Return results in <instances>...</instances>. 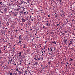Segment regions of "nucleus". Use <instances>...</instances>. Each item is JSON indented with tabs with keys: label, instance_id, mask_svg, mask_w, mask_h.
I'll list each match as a JSON object with an SVG mask.
<instances>
[{
	"label": "nucleus",
	"instance_id": "1",
	"mask_svg": "<svg viewBox=\"0 0 75 75\" xmlns=\"http://www.w3.org/2000/svg\"><path fill=\"white\" fill-rule=\"evenodd\" d=\"M25 4V1H21V3H19L20 4Z\"/></svg>",
	"mask_w": 75,
	"mask_h": 75
},
{
	"label": "nucleus",
	"instance_id": "2",
	"mask_svg": "<svg viewBox=\"0 0 75 75\" xmlns=\"http://www.w3.org/2000/svg\"><path fill=\"white\" fill-rule=\"evenodd\" d=\"M19 40H23V38L21 37V35L19 36Z\"/></svg>",
	"mask_w": 75,
	"mask_h": 75
},
{
	"label": "nucleus",
	"instance_id": "3",
	"mask_svg": "<svg viewBox=\"0 0 75 75\" xmlns=\"http://www.w3.org/2000/svg\"><path fill=\"white\" fill-rule=\"evenodd\" d=\"M67 39L66 38L64 39L63 40V42H64V43H67Z\"/></svg>",
	"mask_w": 75,
	"mask_h": 75
},
{
	"label": "nucleus",
	"instance_id": "4",
	"mask_svg": "<svg viewBox=\"0 0 75 75\" xmlns=\"http://www.w3.org/2000/svg\"><path fill=\"white\" fill-rule=\"evenodd\" d=\"M21 20L22 22H25V21H26L25 19H24V18H22L21 19Z\"/></svg>",
	"mask_w": 75,
	"mask_h": 75
},
{
	"label": "nucleus",
	"instance_id": "5",
	"mask_svg": "<svg viewBox=\"0 0 75 75\" xmlns=\"http://www.w3.org/2000/svg\"><path fill=\"white\" fill-rule=\"evenodd\" d=\"M41 68L43 69H45V67H44L43 66H41Z\"/></svg>",
	"mask_w": 75,
	"mask_h": 75
},
{
	"label": "nucleus",
	"instance_id": "6",
	"mask_svg": "<svg viewBox=\"0 0 75 75\" xmlns=\"http://www.w3.org/2000/svg\"><path fill=\"white\" fill-rule=\"evenodd\" d=\"M18 54H19V57H20V56H21V52H19L18 53Z\"/></svg>",
	"mask_w": 75,
	"mask_h": 75
},
{
	"label": "nucleus",
	"instance_id": "7",
	"mask_svg": "<svg viewBox=\"0 0 75 75\" xmlns=\"http://www.w3.org/2000/svg\"><path fill=\"white\" fill-rule=\"evenodd\" d=\"M26 68H27V69H29V68H30V69H31V68H31V67L30 68V67H27Z\"/></svg>",
	"mask_w": 75,
	"mask_h": 75
},
{
	"label": "nucleus",
	"instance_id": "8",
	"mask_svg": "<svg viewBox=\"0 0 75 75\" xmlns=\"http://www.w3.org/2000/svg\"><path fill=\"white\" fill-rule=\"evenodd\" d=\"M38 64H38V62H35V64L36 65H38Z\"/></svg>",
	"mask_w": 75,
	"mask_h": 75
},
{
	"label": "nucleus",
	"instance_id": "9",
	"mask_svg": "<svg viewBox=\"0 0 75 75\" xmlns=\"http://www.w3.org/2000/svg\"><path fill=\"white\" fill-rule=\"evenodd\" d=\"M4 10L5 12H6L7 11V8H5L4 9Z\"/></svg>",
	"mask_w": 75,
	"mask_h": 75
},
{
	"label": "nucleus",
	"instance_id": "10",
	"mask_svg": "<svg viewBox=\"0 0 75 75\" xmlns=\"http://www.w3.org/2000/svg\"><path fill=\"white\" fill-rule=\"evenodd\" d=\"M52 43H54V44H56V42H55V41H53Z\"/></svg>",
	"mask_w": 75,
	"mask_h": 75
},
{
	"label": "nucleus",
	"instance_id": "11",
	"mask_svg": "<svg viewBox=\"0 0 75 75\" xmlns=\"http://www.w3.org/2000/svg\"><path fill=\"white\" fill-rule=\"evenodd\" d=\"M9 75H13V73H12V72H10V73H9Z\"/></svg>",
	"mask_w": 75,
	"mask_h": 75
},
{
	"label": "nucleus",
	"instance_id": "12",
	"mask_svg": "<svg viewBox=\"0 0 75 75\" xmlns=\"http://www.w3.org/2000/svg\"><path fill=\"white\" fill-rule=\"evenodd\" d=\"M22 41L21 40H19V42H18V43H21V42H22Z\"/></svg>",
	"mask_w": 75,
	"mask_h": 75
},
{
	"label": "nucleus",
	"instance_id": "13",
	"mask_svg": "<svg viewBox=\"0 0 75 75\" xmlns=\"http://www.w3.org/2000/svg\"><path fill=\"white\" fill-rule=\"evenodd\" d=\"M18 72L19 74H21V71H18Z\"/></svg>",
	"mask_w": 75,
	"mask_h": 75
},
{
	"label": "nucleus",
	"instance_id": "14",
	"mask_svg": "<svg viewBox=\"0 0 75 75\" xmlns=\"http://www.w3.org/2000/svg\"><path fill=\"white\" fill-rule=\"evenodd\" d=\"M36 57H35V58H34L33 59H35V61H37V59H36Z\"/></svg>",
	"mask_w": 75,
	"mask_h": 75
},
{
	"label": "nucleus",
	"instance_id": "15",
	"mask_svg": "<svg viewBox=\"0 0 75 75\" xmlns=\"http://www.w3.org/2000/svg\"><path fill=\"white\" fill-rule=\"evenodd\" d=\"M16 71H18V69H16Z\"/></svg>",
	"mask_w": 75,
	"mask_h": 75
},
{
	"label": "nucleus",
	"instance_id": "16",
	"mask_svg": "<svg viewBox=\"0 0 75 75\" xmlns=\"http://www.w3.org/2000/svg\"><path fill=\"white\" fill-rule=\"evenodd\" d=\"M39 47H40H40H41V45H38Z\"/></svg>",
	"mask_w": 75,
	"mask_h": 75
},
{
	"label": "nucleus",
	"instance_id": "17",
	"mask_svg": "<svg viewBox=\"0 0 75 75\" xmlns=\"http://www.w3.org/2000/svg\"><path fill=\"white\" fill-rule=\"evenodd\" d=\"M47 42H48V41H46L45 42V44H47Z\"/></svg>",
	"mask_w": 75,
	"mask_h": 75
},
{
	"label": "nucleus",
	"instance_id": "18",
	"mask_svg": "<svg viewBox=\"0 0 75 75\" xmlns=\"http://www.w3.org/2000/svg\"><path fill=\"white\" fill-rule=\"evenodd\" d=\"M50 52H51V51H52V48H50Z\"/></svg>",
	"mask_w": 75,
	"mask_h": 75
},
{
	"label": "nucleus",
	"instance_id": "19",
	"mask_svg": "<svg viewBox=\"0 0 75 75\" xmlns=\"http://www.w3.org/2000/svg\"><path fill=\"white\" fill-rule=\"evenodd\" d=\"M2 3H3V1H2L1 2H0V4H2Z\"/></svg>",
	"mask_w": 75,
	"mask_h": 75
},
{
	"label": "nucleus",
	"instance_id": "20",
	"mask_svg": "<svg viewBox=\"0 0 75 75\" xmlns=\"http://www.w3.org/2000/svg\"><path fill=\"white\" fill-rule=\"evenodd\" d=\"M11 60H10V62H11V61H13V59H12L11 58Z\"/></svg>",
	"mask_w": 75,
	"mask_h": 75
},
{
	"label": "nucleus",
	"instance_id": "21",
	"mask_svg": "<svg viewBox=\"0 0 75 75\" xmlns=\"http://www.w3.org/2000/svg\"><path fill=\"white\" fill-rule=\"evenodd\" d=\"M70 42H71L70 43H71V44H72V41H70Z\"/></svg>",
	"mask_w": 75,
	"mask_h": 75
},
{
	"label": "nucleus",
	"instance_id": "22",
	"mask_svg": "<svg viewBox=\"0 0 75 75\" xmlns=\"http://www.w3.org/2000/svg\"><path fill=\"white\" fill-rule=\"evenodd\" d=\"M8 64L9 65H11V64H10V62H8Z\"/></svg>",
	"mask_w": 75,
	"mask_h": 75
},
{
	"label": "nucleus",
	"instance_id": "23",
	"mask_svg": "<svg viewBox=\"0 0 75 75\" xmlns=\"http://www.w3.org/2000/svg\"><path fill=\"white\" fill-rule=\"evenodd\" d=\"M13 74H14L15 75H17V73H13Z\"/></svg>",
	"mask_w": 75,
	"mask_h": 75
},
{
	"label": "nucleus",
	"instance_id": "24",
	"mask_svg": "<svg viewBox=\"0 0 75 75\" xmlns=\"http://www.w3.org/2000/svg\"><path fill=\"white\" fill-rule=\"evenodd\" d=\"M71 43H70L69 44V45H71Z\"/></svg>",
	"mask_w": 75,
	"mask_h": 75
},
{
	"label": "nucleus",
	"instance_id": "25",
	"mask_svg": "<svg viewBox=\"0 0 75 75\" xmlns=\"http://www.w3.org/2000/svg\"><path fill=\"white\" fill-rule=\"evenodd\" d=\"M25 48V46H24L23 47V48Z\"/></svg>",
	"mask_w": 75,
	"mask_h": 75
},
{
	"label": "nucleus",
	"instance_id": "26",
	"mask_svg": "<svg viewBox=\"0 0 75 75\" xmlns=\"http://www.w3.org/2000/svg\"><path fill=\"white\" fill-rule=\"evenodd\" d=\"M23 9H25V8H24V7H22Z\"/></svg>",
	"mask_w": 75,
	"mask_h": 75
},
{
	"label": "nucleus",
	"instance_id": "27",
	"mask_svg": "<svg viewBox=\"0 0 75 75\" xmlns=\"http://www.w3.org/2000/svg\"><path fill=\"white\" fill-rule=\"evenodd\" d=\"M49 55H51V53H49Z\"/></svg>",
	"mask_w": 75,
	"mask_h": 75
},
{
	"label": "nucleus",
	"instance_id": "28",
	"mask_svg": "<svg viewBox=\"0 0 75 75\" xmlns=\"http://www.w3.org/2000/svg\"><path fill=\"white\" fill-rule=\"evenodd\" d=\"M45 26H43L42 28H45Z\"/></svg>",
	"mask_w": 75,
	"mask_h": 75
},
{
	"label": "nucleus",
	"instance_id": "29",
	"mask_svg": "<svg viewBox=\"0 0 75 75\" xmlns=\"http://www.w3.org/2000/svg\"><path fill=\"white\" fill-rule=\"evenodd\" d=\"M23 11H25V10H24V9H23Z\"/></svg>",
	"mask_w": 75,
	"mask_h": 75
},
{
	"label": "nucleus",
	"instance_id": "30",
	"mask_svg": "<svg viewBox=\"0 0 75 75\" xmlns=\"http://www.w3.org/2000/svg\"><path fill=\"white\" fill-rule=\"evenodd\" d=\"M26 12H24V14H26Z\"/></svg>",
	"mask_w": 75,
	"mask_h": 75
},
{
	"label": "nucleus",
	"instance_id": "31",
	"mask_svg": "<svg viewBox=\"0 0 75 75\" xmlns=\"http://www.w3.org/2000/svg\"><path fill=\"white\" fill-rule=\"evenodd\" d=\"M17 31H18V30H16V33H17Z\"/></svg>",
	"mask_w": 75,
	"mask_h": 75
},
{
	"label": "nucleus",
	"instance_id": "32",
	"mask_svg": "<svg viewBox=\"0 0 75 75\" xmlns=\"http://www.w3.org/2000/svg\"><path fill=\"white\" fill-rule=\"evenodd\" d=\"M38 60H40V59H41L38 58Z\"/></svg>",
	"mask_w": 75,
	"mask_h": 75
},
{
	"label": "nucleus",
	"instance_id": "33",
	"mask_svg": "<svg viewBox=\"0 0 75 75\" xmlns=\"http://www.w3.org/2000/svg\"><path fill=\"white\" fill-rule=\"evenodd\" d=\"M16 14H14V15H13L14 16H16Z\"/></svg>",
	"mask_w": 75,
	"mask_h": 75
},
{
	"label": "nucleus",
	"instance_id": "34",
	"mask_svg": "<svg viewBox=\"0 0 75 75\" xmlns=\"http://www.w3.org/2000/svg\"><path fill=\"white\" fill-rule=\"evenodd\" d=\"M22 63H21L19 64V65H21Z\"/></svg>",
	"mask_w": 75,
	"mask_h": 75
},
{
	"label": "nucleus",
	"instance_id": "35",
	"mask_svg": "<svg viewBox=\"0 0 75 75\" xmlns=\"http://www.w3.org/2000/svg\"><path fill=\"white\" fill-rule=\"evenodd\" d=\"M30 72H31V71H29V73H30Z\"/></svg>",
	"mask_w": 75,
	"mask_h": 75
},
{
	"label": "nucleus",
	"instance_id": "36",
	"mask_svg": "<svg viewBox=\"0 0 75 75\" xmlns=\"http://www.w3.org/2000/svg\"><path fill=\"white\" fill-rule=\"evenodd\" d=\"M28 1H30V0H27Z\"/></svg>",
	"mask_w": 75,
	"mask_h": 75
},
{
	"label": "nucleus",
	"instance_id": "37",
	"mask_svg": "<svg viewBox=\"0 0 75 75\" xmlns=\"http://www.w3.org/2000/svg\"><path fill=\"white\" fill-rule=\"evenodd\" d=\"M60 2H61V0H59Z\"/></svg>",
	"mask_w": 75,
	"mask_h": 75
},
{
	"label": "nucleus",
	"instance_id": "38",
	"mask_svg": "<svg viewBox=\"0 0 75 75\" xmlns=\"http://www.w3.org/2000/svg\"><path fill=\"white\" fill-rule=\"evenodd\" d=\"M35 48H37V47L36 46L35 47Z\"/></svg>",
	"mask_w": 75,
	"mask_h": 75
},
{
	"label": "nucleus",
	"instance_id": "39",
	"mask_svg": "<svg viewBox=\"0 0 75 75\" xmlns=\"http://www.w3.org/2000/svg\"><path fill=\"white\" fill-rule=\"evenodd\" d=\"M31 40H32V42H33V39H31Z\"/></svg>",
	"mask_w": 75,
	"mask_h": 75
},
{
	"label": "nucleus",
	"instance_id": "40",
	"mask_svg": "<svg viewBox=\"0 0 75 75\" xmlns=\"http://www.w3.org/2000/svg\"><path fill=\"white\" fill-rule=\"evenodd\" d=\"M34 21V19H32V21Z\"/></svg>",
	"mask_w": 75,
	"mask_h": 75
},
{
	"label": "nucleus",
	"instance_id": "41",
	"mask_svg": "<svg viewBox=\"0 0 75 75\" xmlns=\"http://www.w3.org/2000/svg\"><path fill=\"white\" fill-rule=\"evenodd\" d=\"M1 50H0V53H1Z\"/></svg>",
	"mask_w": 75,
	"mask_h": 75
},
{
	"label": "nucleus",
	"instance_id": "42",
	"mask_svg": "<svg viewBox=\"0 0 75 75\" xmlns=\"http://www.w3.org/2000/svg\"><path fill=\"white\" fill-rule=\"evenodd\" d=\"M65 33H67V32L66 31H65Z\"/></svg>",
	"mask_w": 75,
	"mask_h": 75
},
{
	"label": "nucleus",
	"instance_id": "43",
	"mask_svg": "<svg viewBox=\"0 0 75 75\" xmlns=\"http://www.w3.org/2000/svg\"><path fill=\"white\" fill-rule=\"evenodd\" d=\"M48 17H50V15H48Z\"/></svg>",
	"mask_w": 75,
	"mask_h": 75
},
{
	"label": "nucleus",
	"instance_id": "44",
	"mask_svg": "<svg viewBox=\"0 0 75 75\" xmlns=\"http://www.w3.org/2000/svg\"><path fill=\"white\" fill-rule=\"evenodd\" d=\"M42 11V10H40V11Z\"/></svg>",
	"mask_w": 75,
	"mask_h": 75
},
{
	"label": "nucleus",
	"instance_id": "45",
	"mask_svg": "<svg viewBox=\"0 0 75 75\" xmlns=\"http://www.w3.org/2000/svg\"><path fill=\"white\" fill-rule=\"evenodd\" d=\"M37 35V34L35 33V35Z\"/></svg>",
	"mask_w": 75,
	"mask_h": 75
},
{
	"label": "nucleus",
	"instance_id": "46",
	"mask_svg": "<svg viewBox=\"0 0 75 75\" xmlns=\"http://www.w3.org/2000/svg\"><path fill=\"white\" fill-rule=\"evenodd\" d=\"M45 50L44 51V53H45Z\"/></svg>",
	"mask_w": 75,
	"mask_h": 75
},
{
	"label": "nucleus",
	"instance_id": "47",
	"mask_svg": "<svg viewBox=\"0 0 75 75\" xmlns=\"http://www.w3.org/2000/svg\"><path fill=\"white\" fill-rule=\"evenodd\" d=\"M13 65H16V64H14Z\"/></svg>",
	"mask_w": 75,
	"mask_h": 75
},
{
	"label": "nucleus",
	"instance_id": "48",
	"mask_svg": "<svg viewBox=\"0 0 75 75\" xmlns=\"http://www.w3.org/2000/svg\"><path fill=\"white\" fill-rule=\"evenodd\" d=\"M50 51V49H48V51Z\"/></svg>",
	"mask_w": 75,
	"mask_h": 75
},
{
	"label": "nucleus",
	"instance_id": "49",
	"mask_svg": "<svg viewBox=\"0 0 75 75\" xmlns=\"http://www.w3.org/2000/svg\"><path fill=\"white\" fill-rule=\"evenodd\" d=\"M59 25V24H57V26H58V25Z\"/></svg>",
	"mask_w": 75,
	"mask_h": 75
},
{
	"label": "nucleus",
	"instance_id": "50",
	"mask_svg": "<svg viewBox=\"0 0 75 75\" xmlns=\"http://www.w3.org/2000/svg\"><path fill=\"white\" fill-rule=\"evenodd\" d=\"M42 53H43V51H42Z\"/></svg>",
	"mask_w": 75,
	"mask_h": 75
},
{
	"label": "nucleus",
	"instance_id": "51",
	"mask_svg": "<svg viewBox=\"0 0 75 75\" xmlns=\"http://www.w3.org/2000/svg\"><path fill=\"white\" fill-rule=\"evenodd\" d=\"M10 13H11V12H9V13L10 14Z\"/></svg>",
	"mask_w": 75,
	"mask_h": 75
},
{
	"label": "nucleus",
	"instance_id": "52",
	"mask_svg": "<svg viewBox=\"0 0 75 75\" xmlns=\"http://www.w3.org/2000/svg\"><path fill=\"white\" fill-rule=\"evenodd\" d=\"M69 64V63H68V62H67V64Z\"/></svg>",
	"mask_w": 75,
	"mask_h": 75
},
{
	"label": "nucleus",
	"instance_id": "53",
	"mask_svg": "<svg viewBox=\"0 0 75 75\" xmlns=\"http://www.w3.org/2000/svg\"><path fill=\"white\" fill-rule=\"evenodd\" d=\"M39 45H41V44L39 43Z\"/></svg>",
	"mask_w": 75,
	"mask_h": 75
},
{
	"label": "nucleus",
	"instance_id": "54",
	"mask_svg": "<svg viewBox=\"0 0 75 75\" xmlns=\"http://www.w3.org/2000/svg\"><path fill=\"white\" fill-rule=\"evenodd\" d=\"M32 15L34 14V13H32Z\"/></svg>",
	"mask_w": 75,
	"mask_h": 75
},
{
	"label": "nucleus",
	"instance_id": "55",
	"mask_svg": "<svg viewBox=\"0 0 75 75\" xmlns=\"http://www.w3.org/2000/svg\"><path fill=\"white\" fill-rule=\"evenodd\" d=\"M10 64H12V63L10 62Z\"/></svg>",
	"mask_w": 75,
	"mask_h": 75
},
{
	"label": "nucleus",
	"instance_id": "56",
	"mask_svg": "<svg viewBox=\"0 0 75 75\" xmlns=\"http://www.w3.org/2000/svg\"><path fill=\"white\" fill-rule=\"evenodd\" d=\"M20 62H21V60H20Z\"/></svg>",
	"mask_w": 75,
	"mask_h": 75
},
{
	"label": "nucleus",
	"instance_id": "57",
	"mask_svg": "<svg viewBox=\"0 0 75 75\" xmlns=\"http://www.w3.org/2000/svg\"><path fill=\"white\" fill-rule=\"evenodd\" d=\"M28 12H27V14H28Z\"/></svg>",
	"mask_w": 75,
	"mask_h": 75
},
{
	"label": "nucleus",
	"instance_id": "58",
	"mask_svg": "<svg viewBox=\"0 0 75 75\" xmlns=\"http://www.w3.org/2000/svg\"><path fill=\"white\" fill-rule=\"evenodd\" d=\"M62 15H61L60 16H61V17H62Z\"/></svg>",
	"mask_w": 75,
	"mask_h": 75
},
{
	"label": "nucleus",
	"instance_id": "59",
	"mask_svg": "<svg viewBox=\"0 0 75 75\" xmlns=\"http://www.w3.org/2000/svg\"><path fill=\"white\" fill-rule=\"evenodd\" d=\"M30 18H31V17H32L31 16H30Z\"/></svg>",
	"mask_w": 75,
	"mask_h": 75
},
{
	"label": "nucleus",
	"instance_id": "60",
	"mask_svg": "<svg viewBox=\"0 0 75 75\" xmlns=\"http://www.w3.org/2000/svg\"><path fill=\"white\" fill-rule=\"evenodd\" d=\"M47 24H48V23H47Z\"/></svg>",
	"mask_w": 75,
	"mask_h": 75
},
{
	"label": "nucleus",
	"instance_id": "61",
	"mask_svg": "<svg viewBox=\"0 0 75 75\" xmlns=\"http://www.w3.org/2000/svg\"><path fill=\"white\" fill-rule=\"evenodd\" d=\"M30 30H32V29H30Z\"/></svg>",
	"mask_w": 75,
	"mask_h": 75
},
{
	"label": "nucleus",
	"instance_id": "62",
	"mask_svg": "<svg viewBox=\"0 0 75 75\" xmlns=\"http://www.w3.org/2000/svg\"><path fill=\"white\" fill-rule=\"evenodd\" d=\"M66 20L67 21H68V19H67Z\"/></svg>",
	"mask_w": 75,
	"mask_h": 75
},
{
	"label": "nucleus",
	"instance_id": "63",
	"mask_svg": "<svg viewBox=\"0 0 75 75\" xmlns=\"http://www.w3.org/2000/svg\"><path fill=\"white\" fill-rule=\"evenodd\" d=\"M38 38H39V37H37Z\"/></svg>",
	"mask_w": 75,
	"mask_h": 75
},
{
	"label": "nucleus",
	"instance_id": "64",
	"mask_svg": "<svg viewBox=\"0 0 75 75\" xmlns=\"http://www.w3.org/2000/svg\"><path fill=\"white\" fill-rule=\"evenodd\" d=\"M1 13H3V12H1Z\"/></svg>",
	"mask_w": 75,
	"mask_h": 75
}]
</instances>
